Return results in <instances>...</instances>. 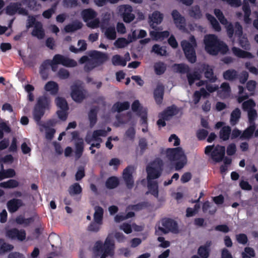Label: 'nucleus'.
Returning a JSON list of instances; mask_svg holds the SVG:
<instances>
[{
	"instance_id": "nucleus-39",
	"label": "nucleus",
	"mask_w": 258,
	"mask_h": 258,
	"mask_svg": "<svg viewBox=\"0 0 258 258\" xmlns=\"http://www.w3.org/2000/svg\"><path fill=\"white\" fill-rule=\"evenodd\" d=\"M119 182L117 177L111 176L109 177L106 181L105 185L108 189H113L119 185Z\"/></svg>"
},
{
	"instance_id": "nucleus-63",
	"label": "nucleus",
	"mask_w": 258,
	"mask_h": 258,
	"mask_svg": "<svg viewBox=\"0 0 258 258\" xmlns=\"http://www.w3.org/2000/svg\"><path fill=\"white\" fill-rule=\"evenodd\" d=\"M56 6V4L54 5L52 8L44 11L42 13L43 17L46 19L50 18L52 14L54 13Z\"/></svg>"
},
{
	"instance_id": "nucleus-17",
	"label": "nucleus",
	"mask_w": 258,
	"mask_h": 258,
	"mask_svg": "<svg viewBox=\"0 0 258 258\" xmlns=\"http://www.w3.org/2000/svg\"><path fill=\"white\" fill-rule=\"evenodd\" d=\"M178 112L179 110L177 106L175 105H172L167 107L163 112L160 113L159 117L168 120L173 116L178 114Z\"/></svg>"
},
{
	"instance_id": "nucleus-23",
	"label": "nucleus",
	"mask_w": 258,
	"mask_h": 258,
	"mask_svg": "<svg viewBox=\"0 0 258 258\" xmlns=\"http://www.w3.org/2000/svg\"><path fill=\"white\" fill-rule=\"evenodd\" d=\"M232 51L234 55L239 58H253L254 57V55L251 52L243 50L236 47H233Z\"/></svg>"
},
{
	"instance_id": "nucleus-59",
	"label": "nucleus",
	"mask_w": 258,
	"mask_h": 258,
	"mask_svg": "<svg viewBox=\"0 0 258 258\" xmlns=\"http://www.w3.org/2000/svg\"><path fill=\"white\" fill-rule=\"evenodd\" d=\"M236 240L239 243L246 244L248 241L247 236L245 234L240 233L236 235Z\"/></svg>"
},
{
	"instance_id": "nucleus-38",
	"label": "nucleus",
	"mask_w": 258,
	"mask_h": 258,
	"mask_svg": "<svg viewBox=\"0 0 258 258\" xmlns=\"http://www.w3.org/2000/svg\"><path fill=\"white\" fill-rule=\"evenodd\" d=\"M155 73L157 75L163 74L166 70V64L162 61L155 63L154 65Z\"/></svg>"
},
{
	"instance_id": "nucleus-54",
	"label": "nucleus",
	"mask_w": 258,
	"mask_h": 258,
	"mask_svg": "<svg viewBox=\"0 0 258 258\" xmlns=\"http://www.w3.org/2000/svg\"><path fill=\"white\" fill-rule=\"evenodd\" d=\"M255 105L254 101L252 99H249L244 101L242 104V108L244 110H249L253 109V107Z\"/></svg>"
},
{
	"instance_id": "nucleus-62",
	"label": "nucleus",
	"mask_w": 258,
	"mask_h": 258,
	"mask_svg": "<svg viewBox=\"0 0 258 258\" xmlns=\"http://www.w3.org/2000/svg\"><path fill=\"white\" fill-rule=\"evenodd\" d=\"M62 3L66 8H74L78 6L77 0H63Z\"/></svg>"
},
{
	"instance_id": "nucleus-28",
	"label": "nucleus",
	"mask_w": 258,
	"mask_h": 258,
	"mask_svg": "<svg viewBox=\"0 0 258 258\" xmlns=\"http://www.w3.org/2000/svg\"><path fill=\"white\" fill-rule=\"evenodd\" d=\"M83 27V24L79 21L76 20L72 24H69L64 27V31L67 33L75 32L81 29Z\"/></svg>"
},
{
	"instance_id": "nucleus-53",
	"label": "nucleus",
	"mask_w": 258,
	"mask_h": 258,
	"mask_svg": "<svg viewBox=\"0 0 258 258\" xmlns=\"http://www.w3.org/2000/svg\"><path fill=\"white\" fill-rule=\"evenodd\" d=\"M130 42L124 38H119L115 42L114 45L119 48L125 47Z\"/></svg>"
},
{
	"instance_id": "nucleus-45",
	"label": "nucleus",
	"mask_w": 258,
	"mask_h": 258,
	"mask_svg": "<svg viewBox=\"0 0 258 258\" xmlns=\"http://www.w3.org/2000/svg\"><path fill=\"white\" fill-rule=\"evenodd\" d=\"M112 63L114 66L124 67L126 66L125 61L124 60L122 57L118 54H116L112 56Z\"/></svg>"
},
{
	"instance_id": "nucleus-30",
	"label": "nucleus",
	"mask_w": 258,
	"mask_h": 258,
	"mask_svg": "<svg viewBox=\"0 0 258 258\" xmlns=\"http://www.w3.org/2000/svg\"><path fill=\"white\" fill-rule=\"evenodd\" d=\"M241 117V111L238 108L234 109L230 115V123L232 126H234L239 122Z\"/></svg>"
},
{
	"instance_id": "nucleus-61",
	"label": "nucleus",
	"mask_w": 258,
	"mask_h": 258,
	"mask_svg": "<svg viewBox=\"0 0 258 258\" xmlns=\"http://www.w3.org/2000/svg\"><path fill=\"white\" fill-rule=\"evenodd\" d=\"M208 132L205 129L199 130L197 132V137L200 141L205 140L208 136Z\"/></svg>"
},
{
	"instance_id": "nucleus-31",
	"label": "nucleus",
	"mask_w": 258,
	"mask_h": 258,
	"mask_svg": "<svg viewBox=\"0 0 258 258\" xmlns=\"http://www.w3.org/2000/svg\"><path fill=\"white\" fill-rule=\"evenodd\" d=\"M255 126L254 125H250L249 127L246 128L240 137V139L241 140H249L253 136V134L255 131Z\"/></svg>"
},
{
	"instance_id": "nucleus-46",
	"label": "nucleus",
	"mask_w": 258,
	"mask_h": 258,
	"mask_svg": "<svg viewBox=\"0 0 258 258\" xmlns=\"http://www.w3.org/2000/svg\"><path fill=\"white\" fill-rule=\"evenodd\" d=\"M22 3L23 5H26L27 7L32 10H37L41 5L37 4L36 0H23Z\"/></svg>"
},
{
	"instance_id": "nucleus-32",
	"label": "nucleus",
	"mask_w": 258,
	"mask_h": 258,
	"mask_svg": "<svg viewBox=\"0 0 258 258\" xmlns=\"http://www.w3.org/2000/svg\"><path fill=\"white\" fill-rule=\"evenodd\" d=\"M189 15L195 19H200L202 17V14L200 7L196 5L191 7L189 10Z\"/></svg>"
},
{
	"instance_id": "nucleus-51",
	"label": "nucleus",
	"mask_w": 258,
	"mask_h": 258,
	"mask_svg": "<svg viewBox=\"0 0 258 258\" xmlns=\"http://www.w3.org/2000/svg\"><path fill=\"white\" fill-rule=\"evenodd\" d=\"M242 258H251L254 257L255 255L254 249L250 247H246L244 248V252L241 253Z\"/></svg>"
},
{
	"instance_id": "nucleus-24",
	"label": "nucleus",
	"mask_w": 258,
	"mask_h": 258,
	"mask_svg": "<svg viewBox=\"0 0 258 258\" xmlns=\"http://www.w3.org/2000/svg\"><path fill=\"white\" fill-rule=\"evenodd\" d=\"M148 188L149 191L146 192V195H148L149 193H150L155 198L158 197V184L157 181L153 180H148Z\"/></svg>"
},
{
	"instance_id": "nucleus-52",
	"label": "nucleus",
	"mask_w": 258,
	"mask_h": 258,
	"mask_svg": "<svg viewBox=\"0 0 258 258\" xmlns=\"http://www.w3.org/2000/svg\"><path fill=\"white\" fill-rule=\"evenodd\" d=\"M175 161L176 162L174 164L175 170H179L181 169L186 164L187 159L186 156L184 155V157H182L181 159H179Z\"/></svg>"
},
{
	"instance_id": "nucleus-37",
	"label": "nucleus",
	"mask_w": 258,
	"mask_h": 258,
	"mask_svg": "<svg viewBox=\"0 0 258 258\" xmlns=\"http://www.w3.org/2000/svg\"><path fill=\"white\" fill-rule=\"evenodd\" d=\"M78 45H81L79 48H76L74 46L71 45L70 47V50L75 53H77L80 51H84L87 49V44L84 40H79L78 42Z\"/></svg>"
},
{
	"instance_id": "nucleus-57",
	"label": "nucleus",
	"mask_w": 258,
	"mask_h": 258,
	"mask_svg": "<svg viewBox=\"0 0 258 258\" xmlns=\"http://www.w3.org/2000/svg\"><path fill=\"white\" fill-rule=\"evenodd\" d=\"M139 146L140 148V153L142 155L147 148L148 144L145 138H142L139 140Z\"/></svg>"
},
{
	"instance_id": "nucleus-11",
	"label": "nucleus",
	"mask_w": 258,
	"mask_h": 258,
	"mask_svg": "<svg viewBox=\"0 0 258 258\" xmlns=\"http://www.w3.org/2000/svg\"><path fill=\"white\" fill-rule=\"evenodd\" d=\"M52 61L54 63L61 64L67 67H75L77 65V62L74 59L59 54L54 55Z\"/></svg>"
},
{
	"instance_id": "nucleus-15",
	"label": "nucleus",
	"mask_w": 258,
	"mask_h": 258,
	"mask_svg": "<svg viewBox=\"0 0 258 258\" xmlns=\"http://www.w3.org/2000/svg\"><path fill=\"white\" fill-rule=\"evenodd\" d=\"M133 167L132 166H127L123 171L122 177L128 189L133 188L134 181L132 175Z\"/></svg>"
},
{
	"instance_id": "nucleus-48",
	"label": "nucleus",
	"mask_w": 258,
	"mask_h": 258,
	"mask_svg": "<svg viewBox=\"0 0 258 258\" xmlns=\"http://www.w3.org/2000/svg\"><path fill=\"white\" fill-rule=\"evenodd\" d=\"M105 35L107 39L114 40L116 37V33L114 27H109L106 29Z\"/></svg>"
},
{
	"instance_id": "nucleus-43",
	"label": "nucleus",
	"mask_w": 258,
	"mask_h": 258,
	"mask_svg": "<svg viewBox=\"0 0 258 258\" xmlns=\"http://www.w3.org/2000/svg\"><path fill=\"white\" fill-rule=\"evenodd\" d=\"M69 192L71 196L79 195L82 193V188L79 183L76 182L70 186Z\"/></svg>"
},
{
	"instance_id": "nucleus-5",
	"label": "nucleus",
	"mask_w": 258,
	"mask_h": 258,
	"mask_svg": "<svg viewBox=\"0 0 258 258\" xmlns=\"http://www.w3.org/2000/svg\"><path fill=\"white\" fill-rule=\"evenodd\" d=\"M206 155H210L212 160L216 163L222 161L225 154L224 146L217 145L214 147V145H209L205 149Z\"/></svg>"
},
{
	"instance_id": "nucleus-29",
	"label": "nucleus",
	"mask_w": 258,
	"mask_h": 258,
	"mask_svg": "<svg viewBox=\"0 0 258 258\" xmlns=\"http://www.w3.org/2000/svg\"><path fill=\"white\" fill-rule=\"evenodd\" d=\"M44 89L49 92L51 95H54L57 94L59 87L57 83L54 81L48 82L44 86Z\"/></svg>"
},
{
	"instance_id": "nucleus-41",
	"label": "nucleus",
	"mask_w": 258,
	"mask_h": 258,
	"mask_svg": "<svg viewBox=\"0 0 258 258\" xmlns=\"http://www.w3.org/2000/svg\"><path fill=\"white\" fill-rule=\"evenodd\" d=\"M151 52H154L156 54L160 56H166L167 52L165 47L161 46L158 44H155L153 45Z\"/></svg>"
},
{
	"instance_id": "nucleus-58",
	"label": "nucleus",
	"mask_w": 258,
	"mask_h": 258,
	"mask_svg": "<svg viewBox=\"0 0 258 258\" xmlns=\"http://www.w3.org/2000/svg\"><path fill=\"white\" fill-rule=\"evenodd\" d=\"M149 204L147 202H142L139 203L137 204L132 206V209L134 211H140L144 208L148 207Z\"/></svg>"
},
{
	"instance_id": "nucleus-22",
	"label": "nucleus",
	"mask_w": 258,
	"mask_h": 258,
	"mask_svg": "<svg viewBox=\"0 0 258 258\" xmlns=\"http://www.w3.org/2000/svg\"><path fill=\"white\" fill-rule=\"evenodd\" d=\"M203 70L205 71V77L211 83H214L217 78L214 76L213 69L208 64H204Z\"/></svg>"
},
{
	"instance_id": "nucleus-47",
	"label": "nucleus",
	"mask_w": 258,
	"mask_h": 258,
	"mask_svg": "<svg viewBox=\"0 0 258 258\" xmlns=\"http://www.w3.org/2000/svg\"><path fill=\"white\" fill-rule=\"evenodd\" d=\"M103 224L102 223H98L94 220L90 223L88 225L87 230L89 231L93 232H98L101 229V225Z\"/></svg>"
},
{
	"instance_id": "nucleus-56",
	"label": "nucleus",
	"mask_w": 258,
	"mask_h": 258,
	"mask_svg": "<svg viewBox=\"0 0 258 258\" xmlns=\"http://www.w3.org/2000/svg\"><path fill=\"white\" fill-rule=\"evenodd\" d=\"M1 169L3 170V173L4 174V176H5V178L13 177L15 175L16 172L13 169L10 168L7 170H5L4 169V166L3 164H1Z\"/></svg>"
},
{
	"instance_id": "nucleus-7",
	"label": "nucleus",
	"mask_w": 258,
	"mask_h": 258,
	"mask_svg": "<svg viewBox=\"0 0 258 258\" xmlns=\"http://www.w3.org/2000/svg\"><path fill=\"white\" fill-rule=\"evenodd\" d=\"M153 166L147 167V180L157 179L162 174L164 164L161 159L155 160L153 162Z\"/></svg>"
},
{
	"instance_id": "nucleus-60",
	"label": "nucleus",
	"mask_w": 258,
	"mask_h": 258,
	"mask_svg": "<svg viewBox=\"0 0 258 258\" xmlns=\"http://www.w3.org/2000/svg\"><path fill=\"white\" fill-rule=\"evenodd\" d=\"M57 75L60 79H67L70 77V73L67 70L61 68L59 70Z\"/></svg>"
},
{
	"instance_id": "nucleus-36",
	"label": "nucleus",
	"mask_w": 258,
	"mask_h": 258,
	"mask_svg": "<svg viewBox=\"0 0 258 258\" xmlns=\"http://www.w3.org/2000/svg\"><path fill=\"white\" fill-rule=\"evenodd\" d=\"M75 147V159L78 160L81 158L84 151V142L82 139H80V141L76 143Z\"/></svg>"
},
{
	"instance_id": "nucleus-3",
	"label": "nucleus",
	"mask_w": 258,
	"mask_h": 258,
	"mask_svg": "<svg viewBox=\"0 0 258 258\" xmlns=\"http://www.w3.org/2000/svg\"><path fill=\"white\" fill-rule=\"evenodd\" d=\"M50 104L49 99L45 96H40L37 100L33 111V118L38 125H44L41 124V119L44 115L46 109H49Z\"/></svg>"
},
{
	"instance_id": "nucleus-14",
	"label": "nucleus",
	"mask_w": 258,
	"mask_h": 258,
	"mask_svg": "<svg viewBox=\"0 0 258 258\" xmlns=\"http://www.w3.org/2000/svg\"><path fill=\"white\" fill-rule=\"evenodd\" d=\"M71 96L75 102L81 103L85 98V94L79 85L77 84L72 85L71 86Z\"/></svg>"
},
{
	"instance_id": "nucleus-9",
	"label": "nucleus",
	"mask_w": 258,
	"mask_h": 258,
	"mask_svg": "<svg viewBox=\"0 0 258 258\" xmlns=\"http://www.w3.org/2000/svg\"><path fill=\"white\" fill-rule=\"evenodd\" d=\"M133 8L128 5H122L119 6L118 11L123 21L126 23H130L135 18V16L132 13Z\"/></svg>"
},
{
	"instance_id": "nucleus-10",
	"label": "nucleus",
	"mask_w": 258,
	"mask_h": 258,
	"mask_svg": "<svg viewBox=\"0 0 258 258\" xmlns=\"http://www.w3.org/2000/svg\"><path fill=\"white\" fill-rule=\"evenodd\" d=\"M88 54L97 67L103 64L108 59L107 53L98 50L90 51Z\"/></svg>"
},
{
	"instance_id": "nucleus-49",
	"label": "nucleus",
	"mask_w": 258,
	"mask_h": 258,
	"mask_svg": "<svg viewBox=\"0 0 258 258\" xmlns=\"http://www.w3.org/2000/svg\"><path fill=\"white\" fill-rule=\"evenodd\" d=\"M238 38L239 44L242 48L246 50L250 49V44L247 38L245 36L243 35Z\"/></svg>"
},
{
	"instance_id": "nucleus-44",
	"label": "nucleus",
	"mask_w": 258,
	"mask_h": 258,
	"mask_svg": "<svg viewBox=\"0 0 258 258\" xmlns=\"http://www.w3.org/2000/svg\"><path fill=\"white\" fill-rule=\"evenodd\" d=\"M19 185L18 181L15 179H9V180L0 183V186L5 188H12L17 187Z\"/></svg>"
},
{
	"instance_id": "nucleus-40",
	"label": "nucleus",
	"mask_w": 258,
	"mask_h": 258,
	"mask_svg": "<svg viewBox=\"0 0 258 258\" xmlns=\"http://www.w3.org/2000/svg\"><path fill=\"white\" fill-rule=\"evenodd\" d=\"M55 104L57 107L61 110H68L69 107L65 98L61 97H57L55 100Z\"/></svg>"
},
{
	"instance_id": "nucleus-26",
	"label": "nucleus",
	"mask_w": 258,
	"mask_h": 258,
	"mask_svg": "<svg viewBox=\"0 0 258 258\" xmlns=\"http://www.w3.org/2000/svg\"><path fill=\"white\" fill-rule=\"evenodd\" d=\"M82 16L85 22L95 18L97 16V13L92 9H85L82 12Z\"/></svg>"
},
{
	"instance_id": "nucleus-50",
	"label": "nucleus",
	"mask_w": 258,
	"mask_h": 258,
	"mask_svg": "<svg viewBox=\"0 0 258 258\" xmlns=\"http://www.w3.org/2000/svg\"><path fill=\"white\" fill-rule=\"evenodd\" d=\"M210 249L205 246H200L198 249V254L201 258H208L210 255Z\"/></svg>"
},
{
	"instance_id": "nucleus-1",
	"label": "nucleus",
	"mask_w": 258,
	"mask_h": 258,
	"mask_svg": "<svg viewBox=\"0 0 258 258\" xmlns=\"http://www.w3.org/2000/svg\"><path fill=\"white\" fill-rule=\"evenodd\" d=\"M204 43L206 51L213 56L217 55L219 53L225 54L229 50L227 45L219 40L218 37L214 34L205 35Z\"/></svg>"
},
{
	"instance_id": "nucleus-4",
	"label": "nucleus",
	"mask_w": 258,
	"mask_h": 258,
	"mask_svg": "<svg viewBox=\"0 0 258 258\" xmlns=\"http://www.w3.org/2000/svg\"><path fill=\"white\" fill-rule=\"evenodd\" d=\"M189 41L184 40L181 42V46L185 56L188 62L194 63L197 61L196 48L197 43L194 36H190Z\"/></svg>"
},
{
	"instance_id": "nucleus-35",
	"label": "nucleus",
	"mask_w": 258,
	"mask_h": 258,
	"mask_svg": "<svg viewBox=\"0 0 258 258\" xmlns=\"http://www.w3.org/2000/svg\"><path fill=\"white\" fill-rule=\"evenodd\" d=\"M231 132V127L227 125L222 127L219 132V137L224 141L229 140Z\"/></svg>"
},
{
	"instance_id": "nucleus-8",
	"label": "nucleus",
	"mask_w": 258,
	"mask_h": 258,
	"mask_svg": "<svg viewBox=\"0 0 258 258\" xmlns=\"http://www.w3.org/2000/svg\"><path fill=\"white\" fill-rule=\"evenodd\" d=\"M22 5H23L22 1L10 4L6 8L7 14L11 16L14 15L16 13L23 16H28L29 14L28 11L22 8Z\"/></svg>"
},
{
	"instance_id": "nucleus-42",
	"label": "nucleus",
	"mask_w": 258,
	"mask_h": 258,
	"mask_svg": "<svg viewBox=\"0 0 258 258\" xmlns=\"http://www.w3.org/2000/svg\"><path fill=\"white\" fill-rule=\"evenodd\" d=\"M14 249V246L4 241L3 239L0 238V254L10 251Z\"/></svg>"
},
{
	"instance_id": "nucleus-16",
	"label": "nucleus",
	"mask_w": 258,
	"mask_h": 258,
	"mask_svg": "<svg viewBox=\"0 0 258 258\" xmlns=\"http://www.w3.org/2000/svg\"><path fill=\"white\" fill-rule=\"evenodd\" d=\"M171 16L176 27L179 30L185 29V19L184 17L176 10H174L171 13Z\"/></svg>"
},
{
	"instance_id": "nucleus-64",
	"label": "nucleus",
	"mask_w": 258,
	"mask_h": 258,
	"mask_svg": "<svg viewBox=\"0 0 258 258\" xmlns=\"http://www.w3.org/2000/svg\"><path fill=\"white\" fill-rule=\"evenodd\" d=\"M245 67L252 74L255 75H258V69L256 67L252 66L250 62H246L245 63Z\"/></svg>"
},
{
	"instance_id": "nucleus-12",
	"label": "nucleus",
	"mask_w": 258,
	"mask_h": 258,
	"mask_svg": "<svg viewBox=\"0 0 258 258\" xmlns=\"http://www.w3.org/2000/svg\"><path fill=\"white\" fill-rule=\"evenodd\" d=\"M7 237L9 238L19 241H24L26 239V233L24 229L19 230L16 228H11L7 230L6 233Z\"/></svg>"
},
{
	"instance_id": "nucleus-20",
	"label": "nucleus",
	"mask_w": 258,
	"mask_h": 258,
	"mask_svg": "<svg viewBox=\"0 0 258 258\" xmlns=\"http://www.w3.org/2000/svg\"><path fill=\"white\" fill-rule=\"evenodd\" d=\"M164 92V87L162 84L157 85L154 91V98L156 103L160 105L162 103Z\"/></svg>"
},
{
	"instance_id": "nucleus-2",
	"label": "nucleus",
	"mask_w": 258,
	"mask_h": 258,
	"mask_svg": "<svg viewBox=\"0 0 258 258\" xmlns=\"http://www.w3.org/2000/svg\"><path fill=\"white\" fill-rule=\"evenodd\" d=\"M115 248L114 241L111 234H109L103 243L101 241H97L94 245V251L100 258H106L108 256L114 255Z\"/></svg>"
},
{
	"instance_id": "nucleus-13",
	"label": "nucleus",
	"mask_w": 258,
	"mask_h": 258,
	"mask_svg": "<svg viewBox=\"0 0 258 258\" xmlns=\"http://www.w3.org/2000/svg\"><path fill=\"white\" fill-rule=\"evenodd\" d=\"M184 152L181 147L167 148L166 150V155L170 161H175L182 157H184Z\"/></svg>"
},
{
	"instance_id": "nucleus-25",
	"label": "nucleus",
	"mask_w": 258,
	"mask_h": 258,
	"mask_svg": "<svg viewBox=\"0 0 258 258\" xmlns=\"http://www.w3.org/2000/svg\"><path fill=\"white\" fill-rule=\"evenodd\" d=\"M130 106V104L128 101H124L123 102L118 101L113 105L112 110L113 112H120L122 111L128 109Z\"/></svg>"
},
{
	"instance_id": "nucleus-27",
	"label": "nucleus",
	"mask_w": 258,
	"mask_h": 258,
	"mask_svg": "<svg viewBox=\"0 0 258 258\" xmlns=\"http://www.w3.org/2000/svg\"><path fill=\"white\" fill-rule=\"evenodd\" d=\"M238 74L234 69H229L224 72L223 77L224 80L229 81H233L238 78Z\"/></svg>"
},
{
	"instance_id": "nucleus-6",
	"label": "nucleus",
	"mask_w": 258,
	"mask_h": 258,
	"mask_svg": "<svg viewBox=\"0 0 258 258\" xmlns=\"http://www.w3.org/2000/svg\"><path fill=\"white\" fill-rule=\"evenodd\" d=\"M162 227H158V230H156V235H160L159 231L163 234H167L169 232L177 233L178 232V226L177 222L174 220L169 218H165L161 221Z\"/></svg>"
},
{
	"instance_id": "nucleus-34",
	"label": "nucleus",
	"mask_w": 258,
	"mask_h": 258,
	"mask_svg": "<svg viewBox=\"0 0 258 258\" xmlns=\"http://www.w3.org/2000/svg\"><path fill=\"white\" fill-rule=\"evenodd\" d=\"M98 107H95L91 108L88 113V117L90 121V125L93 127L97 122Z\"/></svg>"
},
{
	"instance_id": "nucleus-55",
	"label": "nucleus",
	"mask_w": 258,
	"mask_h": 258,
	"mask_svg": "<svg viewBox=\"0 0 258 258\" xmlns=\"http://www.w3.org/2000/svg\"><path fill=\"white\" fill-rule=\"evenodd\" d=\"M176 67L177 71L179 73L184 74L188 73L189 72V68L187 65L183 63L175 64Z\"/></svg>"
},
{
	"instance_id": "nucleus-21",
	"label": "nucleus",
	"mask_w": 258,
	"mask_h": 258,
	"mask_svg": "<svg viewBox=\"0 0 258 258\" xmlns=\"http://www.w3.org/2000/svg\"><path fill=\"white\" fill-rule=\"evenodd\" d=\"M31 34L32 36L37 37L39 39H42L44 37L45 31L41 22H37L32 31Z\"/></svg>"
},
{
	"instance_id": "nucleus-33",
	"label": "nucleus",
	"mask_w": 258,
	"mask_h": 258,
	"mask_svg": "<svg viewBox=\"0 0 258 258\" xmlns=\"http://www.w3.org/2000/svg\"><path fill=\"white\" fill-rule=\"evenodd\" d=\"M95 212L94 214V219L95 221L98 223H103L104 211L103 208L99 206H95L94 208Z\"/></svg>"
},
{
	"instance_id": "nucleus-18",
	"label": "nucleus",
	"mask_w": 258,
	"mask_h": 258,
	"mask_svg": "<svg viewBox=\"0 0 258 258\" xmlns=\"http://www.w3.org/2000/svg\"><path fill=\"white\" fill-rule=\"evenodd\" d=\"M149 19L150 26L153 29H155L156 26L154 25V24L156 25L160 24L163 21V15L160 12L155 11L152 14L151 16L149 17Z\"/></svg>"
},
{
	"instance_id": "nucleus-19",
	"label": "nucleus",
	"mask_w": 258,
	"mask_h": 258,
	"mask_svg": "<svg viewBox=\"0 0 258 258\" xmlns=\"http://www.w3.org/2000/svg\"><path fill=\"white\" fill-rule=\"evenodd\" d=\"M7 206L9 212L13 213L23 206V202L21 199L14 198L7 202Z\"/></svg>"
}]
</instances>
